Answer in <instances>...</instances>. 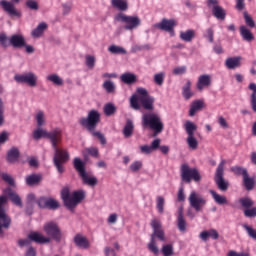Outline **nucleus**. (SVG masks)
I'll return each instance as SVG.
<instances>
[{"label": "nucleus", "mask_w": 256, "mask_h": 256, "mask_svg": "<svg viewBox=\"0 0 256 256\" xmlns=\"http://www.w3.org/2000/svg\"><path fill=\"white\" fill-rule=\"evenodd\" d=\"M47 139H49L52 149H54V165L58 173H63L65 168H63L62 164L69 161V152H67V150L59 149L58 147L63 139V130H61V128H54L52 131L48 132Z\"/></svg>", "instance_id": "f257e3e1"}, {"label": "nucleus", "mask_w": 256, "mask_h": 256, "mask_svg": "<svg viewBox=\"0 0 256 256\" xmlns=\"http://www.w3.org/2000/svg\"><path fill=\"white\" fill-rule=\"evenodd\" d=\"M43 231L47 236L43 235L41 232H32L28 235V239L40 245L50 243L52 240L56 241V243H61L63 240V231H61L59 224L54 221L46 222L43 225Z\"/></svg>", "instance_id": "f03ea898"}, {"label": "nucleus", "mask_w": 256, "mask_h": 256, "mask_svg": "<svg viewBox=\"0 0 256 256\" xmlns=\"http://www.w3.org/2000/svg\"><path fill=\"white\" fill-rule=\"evenodd\" d=\"M79 123L82 127H85V129H87V131H89L93 137H97L102 145L107 143L105 136L101 132H95L97 125L101 123V113H99V111L90 110L87 117L80 118Z\"/></svg>", "instance_id": "7ed1b4c3"}, {"label": "nucleus", "mask_w": 256, "mask_h": 256, "mask_svg": "<svg viewBox=\"0 0 256 256\" xmlns=\"http://www.w3.org/2000/svg\"><path fill=\"white\" fill-rule=\"evenodd\" d=\"M137 95H132L130 98V107L135 111H139L141 106L139 105V101L146 111H153L155 109V98L149 95L147 89L145 88H138Z\"/></svg>", "instance_id": "20e7f679"}, {"label": "nucleus", "mask_w": 256, "mask_h": 256, "mask_svg": "<svg viewBox=\"0 0 256 256\" xmlns=\"http://www.w3.org/2000/svg\"><path fill=\"white\" fill-rule=\"evenodd\" d=\"M61 199L65 207H67V209L70 211H73V209H75V207H77L78 204L85 199V191L80 190L71 192L69 187H64L61 190Z\"/></svg>", "instance_id": "39448f33"}, {"label": "nucleus", "mask_w": 256, "mask_h": 256, "mask_svg": "<svg viewBox=\"0 0 256 256\" xmlns=\"http://www.w3.org/2000/svg\"><path fill=\"white\" fill-rule=\"evenodd\" d=\"M143 127H150L154 131V137H157L159 133H163L164 124L161 119V115L155 112H148L142 116Z\"/></svg>", "instance_id": "423d86ee"}, {"label": "nucleus", "mask_w": 256, "mask_h": 256, "mask_svg": "<svg viewBox=\"0 0 256 256\" xmlns=\"http://www.w3.org/2000/svg\"><path fill=\"white\" fill-rule=\"evenodd\" d=\"M151 227L153 229V233L151 235L150 243L148 244V249L151 251V253H154V255H158L159 248L155 242V237L160 239V241H165V232H163V229H161V221L157 219H153L151 221Z\"/></svg>", "instance_id": "0eeeda50"}, {"label": "nucleus", "mask_w": 256, "mask_h": 256, "mask_svg": "<svg viewBox=\"0 0 256 256\" xmlns=\"http://www.w3.org/2000/svg\"><path fill=\"white\" fill-rule=\"evenodd\" d=\"M74 168L78 171L84 185L95 187L99 183L97 177L90 175L85 171V163L81 161V158H74Z\"/></svg>", "instance_id": "6e6552de"}, {"label": "nucleus", "mask_w": 256, "mask_h": 256, "mask_svg": "<svg viewBox=\"0 0 256 256\" xmlns=\"http://www.w3.org/2000/svg\"><path fill=\"white\" fill-rule=\"evenodd\" d=\"M114 19L118 21V23H123L126 31H133L141 26V18H139V16H129L120 12Z\"/></svg>", "instance_id": "1a4fd4ad"}, {"label": "nucleus", "mask_w": 256, "mask_h": 256, "mask_svg": "<svg viewBox=\"0 0 256 256\" xmlns=\"http://www.w3.org/2000/svg\"><path fill=\"white\" fill-rule=\"evenodd\" d=\"M19 3H21V0H1L0 7L8 17H11L12 19H21V17H23V13H21L15 6V4L17 5Z\"/></svg>", "instance_id": "9d476101"}, {"label": "nucleus", "mask_w": 256, "mask_h": 256, "mask_svg": "<svg viewBox=\"0 0 256 256\" xmlns=\"http://www.w3.org/2000/svg\"><path fill=\"white\" fill-rule=\"evenodd\" d=\"M185 131L188 135L186 143L192 151H195L199 147V141L195 138V131H197V125L191 121H186L184 124Z\"/></svg>", "instance_id": "9b49d317"}, {"label": "nucleus", "mask_w": 256, "mask_h": 256, "mask_svg": "<svg viewBox=\"0 0 256 256\" xmlns=\"http://www.w3.org/2000/svg\"><path fill=\"white\" fill-rule=\"evenodd\" d=\"M226 163L227 161L221 160V162L219 163L216 169L215 176H214V181L218 189L223 192L229 189V181L225 180V178L223 177V175H225L224 167Z\"/></svg>", "instance_id": "f8f14e48"}, {"label": "nucleus", "mask_w": 256, "mask_h": 256, "mask_svg": "<svg viewBox=\"0 0 256 256\" xmlns=\"http://www.w3.org/2000/svg\"><path fill=\"white\" fill-rule=\"evenodd\" d=\"M181 179L185 183H191V180L199 183L201 181V174L197 168H190L187 164H182L181 166Z\"/></svg>", "instance_id": "ddd939ff"}, {"label": "nucleus", "mask_w": 256, "mask_h": 256, "mask_svg": "<svg viewBox=\"0 0 256 256\" xmlns=\"http://www.w3.org/2000/svg\"><path fill=\"white\" fill-rule=\"evenodd\" d=\"M188 201H189L190 207H192V209H195V211L197 212L201 211L203 207L207 205V200L197 191L190 192Z\"/></svg>", "instance_id": "4468645a"}, {"label": "nucleus", "mask_w": 256, "mask_h": 256, "mask_svg": "<svg viewBox=\"0 0 256 256\" xmlns=\"http://www.w3.org/2000/svg\"><path fill=\"white\" fill-rule=\"evenodd\" d=\"M14 81H16V83H24L29 87H35L37 81H39V77L33 72H25L23 74H16L14 76Z\"/></svg>", "instance_id": "2eb2a0df"}, {"label": "nucleus", "mask_w": 256, "mask_h": 256, "mask_svg": "<svg viewBox=\"0 0 256 256\" xmlns=\"http://www.w3.org/2000/svg\"><path fill=\"white\" fill-rule=\"evenodd\" d=\"M7 203L6 196H0V235L3 233V229H9L11 227V218L5 213L3 205Z\"/></svg>", "instance_id": "dca6fc26"}, {"label": "nucleus", "mask_w": 256, "mask_h": 256, "mask_svg": "<svg viewBox=\"0 0 256 256\" xmlns=\"http://www.w3.org/2000/svg\"><path fill=\"white\" fill-rule=\"evenodd\" d=\"M175 25L177 23L173 19H162L160 23L154 25L156 29H160V31H166V33H170L171 37H175Z\"/></svg>", "instance_id": "f3484780"}, {"label": "nucleus", "mask_w": 256, "mask_h": 256, "mask_svg": "<svg viewBox=\"0 0 256 256\" xmlns=\"http://www.w3.org/2000/svg\"><path fill=\"white\" fill-rule=\"evenodd\" d=\"M207 5L209 9L212 10V13L216 19H220L221 21H225L226 13L223 7L219 6L218 0H208Z\"/></svg>", "instance_id": "a211bd4d"}, {"label": "nucleus", "mask_w": 256, "mask_h": 256, "mask_svg": "<svg viewBox=\"0 0 256 256\" xmlns=\"http://www.w3.org/2000/svg\"><path fill=\"white\" fill-rule=\"evenodd\" d=\"M25 36L23 34H14L9 38V45L14 49H23L25 47Z\"/></svg>", "instance_id": "6ab92c4d"}, {"label": "nucleus", "mask_w": 256, "mask_h": 256, "mask_svg": "<svg viewBox=\"0 0 256 256\" xmlns=\"http://www.w3.org/2000/svg\"><path fill=\"white\" fill-rule=\"evenodd\" d=\"M205 87H211V75L209 74L200 75L196 83L198 91H203Z\"/></svg>", "instance_id": "aec40b11"}, {"label": "nucleus", "mask_w": 256, "mask_h": 256, "mask_svg": "<svg viewBox=\"0 0 256 256\" xmlns=\"http://www.w3.org/2000/svg\"><path fill=\"white\" fill-rule=\"evenodd\" d=\"M74 243L77 247H80V249H89V247H91L89 240L83 234H76L74 236Z\"/></svg>", "instance_id": "412c9836"}, {"label": "nucleus", "mask_w": 256, "mask_h": 256, "mask_svg": "<svg viewBox=\"0 0 256 256\" xmlns=\"http://www.w3.org/2000/svg\"><path fill=\"white\" fill-rule=\"evenodd\" d=\"M5 195H8L12 203L16 205L17 207L23 208V201L21 200V197L18 196L17 193H15L11 188H7L4 190Z\"/></svg>", "instance_id": "4be33fe9"}, {"label": "nucleus", "mask_w": 256, "mask_h": 256, "mask_svg": "<svg viewBox=\"0 0 256 256\" xmlns=\"http://www.w3.org/2000/svg\"><path fill=\"white\" fill-rule=\"evenodd\" d=\"M199 237L202 241H208L209 237H210V239L217 240V239H219V232H217V230H215V229H210L207 231H202L200 233Z\"/></svg>", "instance_id": "5701e85b"}, {"label": "nucleus", "mask_w": 256, "mask_h": 256, "mask_svg": "<svg viewBox=\"0 0 256 256\" xmlns=\"http://www.w3.org/2000/svg\"><path fill=\"white\" fill-rule=\"evenodd\" d=\"M46 81H49L51 84L56 87H63L65 81L57 73H52L46 76Z\"/></svg>", "instance_id": "b1692460"}, {"label": "nucleus", "mask_w": 256, "mask_h": 256, "mask_svg": "<svg viewBox=\"0 0 256 256\" xmlns=\"http://www.w3.org/2000/svg\"><path fill=\"white\" fill-rule=\"evenodd\" d=\"M209 193L217 205H229V200L226 196L217 193L215 190H209Z\"/></svg>", "instance_id": "393cba45"}, {"label": "nucleus", "mask_w": 256, "mask_h": 256, "mask_svg": "<svg viewBox=\"0 0 256 256\" xmlns=\"http://www.w3.org/2000/svg\"><path fill=\"white\" fill-rule=\"evenodd\" d=\"M225 66L227 69H237L241 67V56L227 58Z\"/></svg>", "instance_id": "a878e982"}, {"label": "nucleus", "mask_w": 256, "mask_h": 256, "mask_svg": "<svg viewBox=\"0 0 256 256\" xmlns=\"http://www.w3.org/2000/svg\"><path fill=\"white\" fill-rule=\"evenodd\" d=\"M177 225L181 233H185V231H187V222L185 221V217L183 216V208H179L178 210Z\"/></svg>", "instance_id": "bb28decb"}, {"label": "nucleus", "mask_w": 256, "mask_h": 256, "mask_svg": "<svg viewBox=\"0 0 256 256\" xmlns=\"http://www.w3.org/2000/svg\"><path fill=\"white\" fill-rule=\"evenodd\" d=\"M47 30V23L41 22L34 30L31 32V36L34 39H39V37L43 36V33Z\"/></svg>", "instance_id": "cd10ccee"}, {"label": "nucleus", "mask_w": 256, "mask_h": 256, "mask_svg": "<svg viewBox=\"0 0 256 256\" xmlns=\"http://www.w3.org/2000/svg\"><path fill=\"white\" fill-rule=\"evenodd\" d=\"M193 95H195V93L191 91V81L187 80V82L182 87V96L186 101H189Z\"/></svg>", "instance_id": "c85d7f7f"}, {"label": "nucleus", "mask_w": 256, "mask_h": 256, "mask_svg": "<svg viewBox=\"0 0 256 256\" xmlns=\"http://www.w3.org/2000/svg\"><path fill=\"white\" fill-rule=\"evenodd\" d=\"M180 39L186 43H191L195 39V30L189 29L186 31H180Z\"/></svg>", "instance_id": "c756f323"}, {"label": "nucleus", "mask_w": 256, "mask_h": 256, "mask_svg": "<svg viewBox=\"0 0 256 256\" xmlns=\"http://www.w3.org/2000/svg\"><path fill=\"white\" fill-rule=\"evenodd\" d=\"M35 203H37L35 194H28L26 202V213H28V215L33 213V207H35Z\"/></svg>", "instance_id": "7c9ffc66"}, {"label": "nucleus", "mask_w": 256, "mask_h": 256, "mask_svg": "<svg viewBox=\"0 0 256 256\" xmlns=\"http://www.w3.org/2000/svg\"><path fill=\"white\" fill-rule=\"evenodd\" d=\"M240 35L244 41H247L248 43H251V41L255 39L253 33H251V30H249L247 26H240Z\"/></svg>", "instance_id": "2f4dec72"}, {"label": "nucleus", "mask_w": 256, "mask_h": 256, "mask_svg": "<svg viewBox=\"0 0 256 256\" xmlns=\"http://www.w3.org/2000/svg\"><path fill=\"white\" fill-rule=\"evenodd\" d=\"M121 82L125 83L126 85H133L137 81V76L133 73H124L120 77Z\"/></svg>", "instance_id": "473e14b6"}, {"label": "nucleus", "mask_w": 256, "mask_h": 256, "mask_svg": "<svg viewBox=\"0 0 256 256\" xmlns=\"http://www.w3.org/2000/svg\"><path fill=\"white\" fill-rule=\"evenodd\" d=\"M35 121L37 127H44V125H47V117L45 116V112H43V110H39L36 113Z\"/></svg>", "instance_id": "72a5a7b5"}, {"label": "nucleus", "mask_w": 256, "mask_h": 256, "mask_svg": "<svg viewBox=\"0 0 256 256\" xmlns=\"http://www.w3.org/2000/svg\"><path fill=\"white\" fill-rule=\"evenodd\" d=\"M112 7L118 9V11H127L129 4L125 0H111Z\"/></svg>", "instance_id": "f704fd0d"}, {"label": "nucleus", "mask_w": 256, "mask_h": 256, "mask_svg": "<svg viewBox=\"0 0 256 256\" xmlns=\"http://www.w3.org/2000/svg\"><path fill=\"white\" fill-rule=\"evenodd\" d=\"M103 89L106 91V93L113 95L117 89V86L115 85V82L111 80H106L102 84Z\"/></svg>", "instance_id": "c9c22d12"}, {"label": "nucleus", "mask_w": 256, "mask_h": 256, "mask_svg": "<svg viewBox=\"0 0 256 256\" xmlns=\"http://www.w3.org/2000/svg\"><path fill=\"white\" fill-rule=\"evenodd\" d=\"M133 129H135V125L133 124L132 120H127L126 124L124 126L123 129V135L126 138L131 137V135H133Z\"/></svg>", "instance_id": "e433bc0d"}, {"label": "nucleus", "mask_w": 256, "mask_h": 256, "mask_svg": "<svg viewBox=\"0 0 256 256\" xmlns=\"http://www.w3.org/2000/svg\"><path fill=\"white\" fill-rule=\"evenodd\" d=\"M200 109H203V101L196 100L192 102L190 111H189L190 117H194L195 113H197V111H200Z\"/></svg>", "instance_id": "4c0bfd02"}, {"label": "nucleus", "mask_w": 256, "mask_h": 256, "mask_svg": "<svg viewBox=\"0 0 256 256\" xmlns=\"http://www.w3.org/2000/svg\"><path fill=\"white\" fill-rule=\"evenodd\" d=\"M108 51L113 55H127V50L118 45H111L110 47H108Z\"/></svg>", "instance_id": "58836bf2"}, {"label": "nucleus", "mask_w": 256, "mask_h": 256, "mask_svg": "<svg viewBox=\"0 0 256 256\" xmlns=\"http://www.w3.org/2000/svg\"><path fill=\"white\" fill-rule=\"evenodd\" d=\"M40 182H41V175L39 174H31L26 177V184L29 185L30 187L33 185H37Z\"/></svg>", "instance_id": "ea45409f"}, {"label": "nucleus", "mask_w": 256, "mask_h": 256, "mask_svg": "<svg viewBox=\"0 0 256 256\" xmlns=\"http://www.w3.org/2000/svg\"><path fill=\"white\" fill-rule=\"evenodd\" d=\"M19 159V149L11 148L7 154V160L9 163H15Z\"/></svg>", "instance_id": "a19ab883"}, {"label": "nucleus", "mask_w": 256, "mask_h": 256, "mask_svg": "<svg viewBox=\"0 0 256 256\" xmlns=\"http://www.w3.org/2000/svg\"><path fill=\"white\" fill-rule=\"evenodd\" d=\"M48 135H49V131H47L41 127H38L33 132V137H34V139H36V141H38V139H41V137H45L47 139Z\"/></svg>", "instance_id": "79ce46f5"}, {"label": "nucleus", "mask_w": 256, "mask_h": 256, "mask_svg": "<svg viewBox=\"0 0 256 256\" xmlns=\"http://www.w3.org/2000/svg\"><path fill=\"white\" fill-rule=\"evenodd\" d=\"M116 112H117V107H115V104L107 103L104 105V114L107 117H111V115H115Z\"/></svg>", "instance_id": "37998d69"}, {"label": "nucleus", "mask_w": 256, "mask_h": 256, "mask_svg": "<svg viewBox=\"0 0 256 256\" xmlns=\"http://www.w3.org/2000/svg\"><path fill=\"white\" fill-rule=\"evenodd\" d=\"M243 183L246 189H248V191H251V189H253V185H255V180H253V178H250L249 174H245V176L243 177Z\"/></svg>", "instance_id": "c03bdc74"}, {"label": "nucleus", "mask_w": 256, "mask_h": 256, "mask_svg": "<svg viewBox=\"0 0 256 256\" xmlns=\"http://www.w3.org/2000/svg\"><path fill=\"white\" fill-rule=\"evenodd\" d=\"M156 207L158 209V213H163L165 209V198H163V196H158L156 198Z\"/></svg>", "instance_id": "a18cd8bd"}, {"label": "nucleus", "mask_w": 256, "mask_h": 256, "mask_svg": "<svg viewBox=\"0 0 256 256\" xmlns=\"http://www.w3.org/2000/svg\"><path fill=\"white\" fill-rule=\"evenodd\" d=\"M243 228L247 232L248 236L251 237V239H254V241H256V229L247 224H243Z\"/></svg>", "instance_id": "49530a36"}, {"label": "nucleus", "mask_w": 256, "mask_h": 256, "mask_svg": "<svg viewBox=\"0 0 256 256\" xmlns=\"http://www.w3.org/2000/svg\"><path fill=\"white\" fill-rule=\"evenodd\" d=\"M165 81V72H159L157 74L154 75V83H156V85H163V82Z\"/></svg>", "instance_id": "de8ad7c7"}, {"label": "nucleus", "mask_w": 256, "mask_h": 256, "mask_svg": "<svg viewBox=\"0 0 256 256\" xmlns=\"http://www.w3.org/2000/svg\"><path fill=\"white\" fill-rule=\"evenodd\" d=\"M232 173H235V175H242L243 177L247 174V169L241 167V166H234L231 168Z\"/></svg>", "instance_id": "09e8293b"}, {"label": "nucleus", "mask_w": 256, "mask_h": 256, "mask_svg": "<svg viewBox=\"0 0 256 256\" xmlns=\"http://www.w3.org/2000/svg\"><path fill=\"white\" fill-rule=\"evenodd\" d=\"M26 7L31 11H39V3L36 0H27L25 2Z\"/></svg>", "instance_id": "8fccbe9b"}, {"label": "nucleus", "mask_w": 256, "mask_h": 256, "mask_svg": "<svg viewBox=\"0 0 256 256\" xmlns=\"http://www.w3.org/2000/svg\"><path fill=\"white\" fill-rule=\"evenodd\" d=\"M3 125H5V105L0 98V127H3Z\"/></svg>", "instance_id": "3c124183"}, {"label": "nucleus", "mask_w": 256, "mask_h": 256, "mask_svg": "<svg viewBox=\"0 0 256 256\" xmlns=\"http://www.w3.org/2000/svg\"><path fill=\"white\" fill-rule=\"evenodd\" d=\"M46 209H52L53 211L59 209V202L53 198H48Z\"/></svg>", "instance_id": "603ef678"}, {"label": "nucleus", "mask_w": 256, "mask_h": 256, "mask_svg": "<svg viewBox=\"0 0 256 256\" xmlns=\"http://www.w3.org/2000/svg\"><path fill=\"white\" fill-rule=\"evenodd\" d=\"M239 203L242 205V207H245V209H249L254 205V202L251 200V198H241Z\"/></svg>", "instance_id": "864d4df0"}, {"label": "nucleus", "mask_w": 256, "mask_h": 256, "mask_svg": "<svg viewBox=\"0 0 256 256\" xmlns=\"http://www.w3.org/2000/svg\"><path fill=\"white\" fill-rule=\"evenodd\" d=\"M244 15V20H245V23L248 27H255V21L253 20V18L249 15V13L247 12H244L243 13Z\"/></svg>", "instance_id": "5fc2aeb1"}, {"label": "nucleus", "mask_w": 256, "mask_h": 256, "mask_svg": "<svg viewBox=\"0 0 256 256\" xmlns=\"http://www.w3.org/2000/svg\"><path fill=\"white\" fill-rule=\"evenodd\" d=\"M162 253L164 256H171L173 253V245L167 244L162 247Z\"/></svg>", "instance_id": "6e6d98bb"}, {"label": "nucleus", "mask_w": 256, "mask_h": 256, "mask_svg": "<svg viewBox=\"0 0 256 256\" xmlns=\"http://www.w3.org/2000/svg\"><path fill=\"white\" fill-rule=\"evenodd\" d=\"M3 181H5L6 183H8V185H15V180L13 179V177L7 173H2L1 175Z\"/></svg>", "instance_id": "4d7b16f0"}, {"label": "nucleus", "mask_w": 256, "mask_h": 256, "mask_svg": "<svg viewBox=\"0 0 256 256\" xmlns=\"http://www.w3.org/2000/svg\"><path fill=\"white\" fill-rule=\"evenodd\" d=\"M86 66L88 67V69H93L95 67L94 56H91V55L86 56Z\"/></svg>", "instance_id": "13d9d810"}, {"label": "nucleus", "mask_w": 256, "mask_h": 256, "mask_svg": "<svg viewBox=\"0 0 256 256\" xmlns=\"http://www.w3.org/2000/svg\"><path fill=\"white\" fill-rule=\"evenodd\" d=\"M141 167H143V163H141L140 161H135L130 165V171L135 173V172L139 171L141 169Z\"/></svg>", "instance_id": "bf43d9fd"}, {"label": "nucleus", "mask_w": 256, "mask_h": 256, "mask_svg": "<svg viewBox=\"0 0 256 256\" xmlns=\"http://www.w3.org/2000/svg\"><path fill=\"white\" fill-rule=\"evenodd\" d=\"M218 124L222 129H229V123H227V120L223 116L218 117Z\"/></svg>", "instance_id": "052dcab7"}, {"label": "nucleus", "mask_w": 256, "mask_h": 256, "mask_svg": "<svg viewBox=\"0 0 256 256\" xmlns=\"http://www.w3.org/2000/svg\"><path fill=\"white\" fill-rule=\"evenodd\" d=\"M0 44L2 47H9V38L4 33L0 34Z\"/></svg>", "instance_id": "680f3d73"}, {"label": "nucleus", "mask_w": 256, "mask_h": 256, "mask_svg": "<svg viewBox=\"0 0 256 256\" xmlns=\"http://www.w3.org/2000/svg\"><path fill=\"white\" fill-rule=\"evenodd\" d=\"M62 9L63 15H69V13H71V9H73V5L71 3L62 4Z\"/></svg>", "instance_id": "e2e57ef3"}, {"label": "nucleus", "mask_w": 256, "mask_h": 256, "mask_svg": "<svg viewBox=\"0 0 256 256\" xmlns=\"http://www.w3.org/2000/svg\"><path fill=\"white\" fill-rule=\"evenodd\" d=\"M186 71H187V67H185V66L176 67L173 69V74L174 75H185Z\"/></svg>", "instance_id": "0e129e2a"}, {"label": "nucleus", "mask_w": 256, "mask_h": 256, "mask_svg": "<svg viewBox=\"0 0 256 256\" xmlns=\"http://www.w3.org/2000/svg\"><path fill=\"white\" fill-rule=\"evenodd\" d=\"M49 201V198H40L37 201L38 206L40 207V209H47V202Z\"/></svg>", "instance_id": "69168bd1"}, {"label": "nucleus", "mask_w": 256, "mask_h": 256, "mask_svg": "<svg viewBox=\"0 0 256 256\" xmlns=\"http://www.w3.org/2000/svg\"><path fill=\"white\" fill-rule=\"evenodd\" d=\"M104 255L105 256H117V253L115 252V249H113L109 246H106L104 248Z\"/></svg>", "instance_id": "338daca9"}, {"label": "nucleus", "mask_w": 256, "mask_h": 256, "mask_svg": "<svg viewBox=\"0 0 256 256\" xmlns=\"http://www.w3.org/2000/svg\"><path fill=\"white\" fill-rule=\"evenodd\" d=\"M245 217H256V208L246 209L244 210Z\"/></svg>", "instance_id": "774afa93"}]
</instances>
